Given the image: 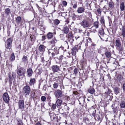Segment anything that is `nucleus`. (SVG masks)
Masks as SVG:
<instances>
[{
	"label": "nucleus",
	"mask_w": 125,
	"mask_h": 125,
	"mask_svg": "<svg viewBox=\"0 0 125 125\" xmlns=\"http://www.w3.org/2000/svg\"><path fill=\"white\" fill-rule=\"evenodd\" d=\"M53 87L55 88H57L58 87V84L57 83L55 82L53 84Z\"/></svg>",
	"instance_id": "nucleus-41"
},
{
	"label": "nucleus",
	"mask_w": 125,
	"mask_h": 125,
	"mask_svg": "<svg viewBox=\"0 0 125 125\" xmlns=\"http://www.w3.org/2000/svg\"><path fill=\"white\" fill-rule=\"evenodd\" d=\"M26 72V70L23 67H21L19 68L18 66L17 67V73L19 76H24Z\"/></svg>",
	"instance_id": "nucleus-2"
},
{
	"label": "nucleus",
	"mask_w": 125,
	"mask_h": 125,
	"mask_svg": "<svg viewBox=\"0 0 125 125\" xmlns=\"http://www.w3.org/2000/svg\"><path fill=\"white\" fill-rule=\"evenodd\" d=\"M35 125H41V124L40 123L38 122Z\"/></svg>",
	"instance_id": "nucleus-64"
},
{
	"label": "nucleus",
	"mask_w": 125,
	"mask_h": 125,
	"mask_svg": "<svg viewBox=\"0 0 125 125\" xmlns=\"http://www.w3.org/2000/svg\"><path fill=\"white\" fill-rule=\"evenodd\" d=\"M4 12L7 16L9 15L11 13V10L9 8H7L5 10Z\"/></svg>",
	"instance_id": "nucleus-17"
},
{
	"label": "nucleus",
	"mask_w": 125,
	"mask_h": 125,
	"mask_svg": "<svg viewBox=\"0 0 125 125\" xmlns=\"http://www.w3.org/2000/svg\"><path fill=\"white\" fill-rule=\"evenodd\" d=\"M78 101L79 102L83 103V105L85 101L84 98L83 97H80Z\"/></svg>",
	"instance_id": "nucleus-30"
},
{
	"label": "nucleus",
	"mask_w": 125,
	"mask_h": 125,
	"mask_svg": "<svg viewBox=\"0 0 125 125\" xmlns=\"http://www.w3.org/2000/svg\"><path fill=\"white\" fill-rule=\"evenodd\" d=\"M51 68L53 73L57 72L60 70L59 66L57 65H53Z\"/></svg>",
	"instance_id": "nucleus-8"
},
{
	"label": "nucleus",
	"mask_w": 125,
	"mask_h": 125,
	"mask_svg": "<svg viewBox=\"0 0 125 125\" xmlns=\"http://www.w3.org/2000/svg\"><path fill=\"white\" fill-rule=\"evenodd\" d=\"M62 31L64 33H67L69 31V28L67 26H65L63 27Z\"/></svg>",
	"instance_id": "nucleus-20"
},
{
	"label": "nucleus",
	"mask_w": 125,
	"mask_h": 125,
	"mask_svg": "<svg viewBox=\"0 0 125 125\" xmlns=\"http://www.w3.org/2000/svg\"><path fill=\"white\" fill-rule=\"evenodd\" d=\"M95 119L97 118L98 120H100V117L99 116L98 114H96L95 117H94Z\"/></svg>",
	"instance_id": "nucleus-44"
},
{
	"label": "nucleus",
	"mask_w": 125,
	"mask_h": 125,
	"mask_svg": "<svg viewBox=\"0 0 125 125\" xmlns=\"http://www.w3.org/2000/svg\"><path fill=\"white\" fill-rule=\"evenodd\" d=\"M64 104V107L65 109H66V110H69V108L66 105V103H65Z\"/></svg>",
	"instance_id": "nucleus-49"
},
{
	"label": "nucleus",
	"mask_w": 125,
	"mask_h": 125,
	"mask_svg": "<svg viewBox=\"0 0 125 125\" xmlns=\"http://www.w3.org/2000/svg\"><path fill=\"white\" fill-rule=\"evenodd\" d=\"M106 89H107L108 91L105 92V93L106 94H109L110 93V90L109 89H108V88Z\"/></svg>",
	"instance_id": "nucleus-52"
},
{
	"label": "nucleus",
	"mask_w": 125,
	"mask_h": 125,
	"mask_svg": "<svg viewBox=\"0 0 125 125\" xmlns=\"http://www.w3.org/2000/svg\"><path fill=\"white\" fill-rule=\"evenodd\" d=\"M19 108V109L23 110L24 108V101L23 100H20L18 103Z\"/></svg>",
	"instance_id": "nucleus-7"
},
{
	"label": "nucleus",
	"mask_w": 125,
	"mask_h": 125,
	"mask_svg": "<svg viewBox=\"0 0 125 125\" xmlns=\"http://www.w3.org/2000/svg\"><path fill=\"white\" fill-rule=\"evenodd\" d=\"M11 39L9 38L8 39L7 41L5 43V46L6 49L10 51L11 45Z\"/></svg>",
	"instance_id": "nucleus-5"
},
{
	"label": "nucleus",
	"mask_w": 125,
	"mask_h": 125,
	"mask_svg": "<svg viewBox=\"0 0 125 125\" xmlns=\"http://www.w3.org/2000/svg\"><path fill=\"white\" fill-rule=\"evenodd\" d=\"M18 125H23L22 121L20 120H18Z\"/></svg>",
	"instance_id": "nucleus-46"
},
{
	"label": "nucleus",
	"mask_w": 125,
	"mask_h": 125,
	"mask_svg": "<svg viewBox=\"0 0 125 125\" xmlns=\"http://www.w3.org/2000/svg\"><path fill=\"white\" fill-rule=\"evenodd\" d=\"M62 62H66V58L65 57V59H63L62 61Z\"/></svg>",
	"instance_id": "nucleus-62"
},
{
	"label": "nucleus",
	"mask_w": 125,
	"mask_h": 125,
	"mask_svg": "<svg viewBox=\"0 0 125 125\" xmlns=\"http://www.w3.org/2000/svg\"><path fill=\"white\" fill-rule=\"evenodd\" d=\"M72 5H73V8L74 9L76 8L77 7V3H74V4H72Z\"/></svg>",
	"instance_id": "nucleus-51"
},
{
	"label": "nucleus",
	"mask_w": 125,
	"mask_h": 125,
	"mask_svg": "<svg viewBox=\"0 0 125 125\" xmlns=\"http://www.w3.org/2000/svg\"><path fill=\"white\" fill-rule=\"evenodd\" d=\"M49 115L50 116L51 118L52 119L54 116H56L53 113H52L49 114Z\"/></svg>",
	"instance_id": "nucleus-42"
},
{
	"label": "nucleus",
	"mask_w": 125,
	"mask_h": 125,
	"mask_svg": "<svg viewBox=\"0 0 125 125\" xmlns=\"http://www.w3.org/2000/svg\"><path fill=\"white\" fill-rule=\"evenodd\" d=\"M41 100L43 102H44L46 100V97L44 96H42L41 97Z\"/></svg>",
	"instance_id": "nucleus-45"
},
{
	"label": "nucleus",
	"mask_w": 125,
	"mask_h": 125,
	"mask_svg": "<svg viewBox=\"0 0 125 125\" xmlns=\"http://www.w3.org/2000/svg\"><path fill=\"white\" fill-rule=\"evenodd\" d=\"M122 41L124 42V44L125 45V36L123 37Z\"/></svg>",
	"instance_id": "nucleus-59"
},
{
	"label": "nucleus",
	"mask_w": 125,
	"mask_h": 125,
	"mask_svg": "<svg viewBox=\"0 0 125 125\" xmlns=\"http://www.w3.org/2000/svg\"><path fill=\"white\" fill-rule=\"evenodd\" d=\"M123 37L125 36V28L124 27L122 28L121 35H120Z\"/></svg>",
	"instance_id": "nucleus-26"
},
{
	"label": "nucleus",
	"mask_w": 125,
	"mask_h": 125,
	"mask_svg": "<svg viewBox=\"0 0 125 125\" xmlns=\"http://www.w3.org/2000/svg\"><path fill=\"white\" fill-rule=\"evenodd\" d=\"M121 107L122 108H124L125 107V102L124 101H122L120 104Z\"/></svg>",
	"instance_id": "nucleus-29"
},
{
	"label": "nucleus",
	"mask_w": 125,
	"mask_h": 125,
	"mask_svg": "<svg viewBox=\"0 0 125 125\" xmlns=\"http://www.w3.org/2000/svg\"><path fill=\"white\" fill-rule=\"evenodd\" d=\"M123 50V49L122 48L120 47H119L118 50L119 52H121Z\"/></svg>",
	"instance_id": "nucleus-60"
},
{
	"label": "nucleus",
	"mask_w": 125,
	"mask_h": 125,
	"mask_svg": "<svg viewBox=\"0 0 125 125\" xmlns=\"http://www.w3.org/2000/svg\"><path fill=\"white\" fill-rule=\"evenodd\" d=\"M62 101L60 99H58L56 102V104L57 107L60 106L62 103Z\"/></svg>",
	"instance_id": "nucleus-14"
},
{
	"label": "nucleus",
	"mask_w": 125,
	"mask_h": 125,
	"mask_svg": "<svg viewBox=\"0 0 125 125\" xmlns=\"http://www.w3.org/2000/svg\"><path fill=\"white\" fill-rule=\"evenodd\" d=\"M68 40L70 43H72L74 41V39H73V36L71 33H69L68 35Z\"/></svg>",
	"instance_id": "nucleus-11"
},
{
	"label": "nucleus",
	"mask_w": 125,
	"mask_h": 125,
	"mask_svg": "<svg viewBox=\"0 0 125 125\" xmlns=\"http://www.w3.org/2000/svg\"><path fill=\"white\" fill-rule=\"evenodd\" d=\"M21 44H19L18 46L17 47V48L18 50H20L21 48Z\"/></svg>",
	"instance_id": "nucleus-61"
},
{
	"label": "nucleus",
	"mask_w": 125,
	"mask_h": 125,
	"mask_svg": "<svg viewBox=\"0 0 125 125\" xmlns=\"http://www.w3.org/2000/svg\"><path fill=\"white\" fill-rule=\"evenodd\" d=\"M44 46L42 45H41L39 47V50L41 52H42L44 51Z\"/></svg>",
	"instance_id": "nucleus-22"
},
{
	"label": "nucleus",
	"mask_w": 125,
	"mask_h": 125,
	"mask_svg": "<svg viewBox=\"0 0 125 125\" xmlns=\"http://www.w3.org/2000/svg\"><path fill=\"white\" fill-rule=\"evenodd\" d=\"M88 16L90 17H91L92 15L91 12L90 11L88 12Z\"/></svg>",
	"instance_id": "nucleus-57"
},
{
	"label": "nucleus",
	"mask_w": 125,
	"mask_h": 125,
	"mask_svg": "<svg viewBox=\"0 0 125 125\" xmlns=\"http://www.w3.org/2000/svg\"><path fill=\"white\" fill-rule=\"evenodd\" d=\"M36 83V80L34 78H31L30 80L29 85L30 86L33 85Z\"/></svg>",
	"instance_id": "nucleus-16"
},
{
	"label": "nucleus",
	"mask_w": 125,
	"mask_h": 125,
	"mask_svg": "<svg viewBox=\"0 0 125 125\" xmlns=\"http://www.w3.org/2000/svg\"><path fill=\"white\" fill-rule=\"evenodd\" d=\"M100 21L101 23L104 24V17H101Z\"/></svg>",
	"instance_id": "nucleus-38"
},
{
	"label": "nucleus",
	"mask_w": 125,
	"mask_h": 125,
	"mask_svg": "<svg viewBox=\"0 0 125 125\" xmlns=\"http://www.w3.org/2000/svg\"><path fill=\"white\" fill-rule=\"evenodd\" d=\"M85 9L83 7H79L77 9V12L79 13H81L84 12Z\"/></svg>",
	"instance_id": "nucleus-15"
},
{
	"label": "nucleus",
	"mask_w": 125,
	"mask_h": 125,
	"mask_svg": "<svg viewBox=\"0 0 125 125\" xmlns=\"http://www.w3.org/2000/svg\"><path fill=\"white\" fill-rule=\"evenodd\" d=\"M77 50V48L76 47H74L72 49V54L73 56L74 57V58H75L76 57V51Z\"/></svg>",
	"instance_id": "nucleus-13"
},
{
	"label": "nucleus",
	"mask_w": 125,
	"mask_h": 125,
	"mask_svg": "<svg viewBox=\"0 0 125 125\" xmlns=\"http://www.w3.org/2000/svg\"><path fill=\"white\" fill-rule=\"evenodd\" d=\"M48 52L50 53L51 52H53L57 55L59 53V52L56 47L54 48V49H49L48 50Z\"/></svg>",
	"instance_id": "nucleus-10"
},
{
	"label": "nucleus",
	"mask_w": 125,
	"mask_h": 125,
	"mask_svg": "<svg viewBox=\"0 0 125 125\" xmlns=\"http://www.w3.org/2000/svg\"><path fill=\"white\" fill-rule=\"evenodd\" d=\"M109 9H112L114 8V3L111 1L109 3Z\"/></svg>",
	"instance_id": "nucleus-18"
},
{
	"label": "nucleus",
	"mask_w": 125,
	"mask_h": 125,
	"mask_svg": "<svg viewBox=\"0 0 125 125\" xmlns=\"http://www.w3.org/2000/svg\"><path fill=\"white\" fill-rule=\"evenodd\" d=\"M3 98L5 102L8 103L9 101V96L8 93H4L3 95Z\"/></svg>",
	"instance_id": "nucleus-9"
},
{
	"label": "nucleus",
	"mask_w": 125,
	"mask_h": 125,
	"mask_svg": "<svg viewBox=\"0 0 125 125\" xmlns=\"http://www.w3.org/2000/svg\"><path fill=\"white\" fill-rule=\"evenodd\" d=\"M10 59L11 61H13L15 60V57L14 53H12L11 55Z\"/></svg>",
	"instance_id": "nucleus-36"
},
{
	"label": "nucleus",
	"mask_w": 125,
	"mask_h": 125,
	"mask_svg": "<svg viewBox=\"0 0 125 125\" xmlns=\"http://www.w3.org/2000/svg\"><path fill=\"white\" fill-rule=\"evenodd\" d=\"M115 104H112L111 107L113 109V111L114 113H115L117 110V107L115 106Z\"/></svg>",
	"instance_id": "nucleus-21"
},
{
	"label": "nucleus",
	"mask_w": 125,
	"mask_h": 125,
	"mask_svg": "<svg viewBox=\"0 0 125 125\" xmlns=\"http://www.w3.org/2000/svg\"><path fill=\"white\" fill-rule=\"evenodd\" d=\"M45 36H42V41H43L44 40H45Z\"/></svg>",
	"instance_id": "nucleus-63"
},
{
	"label": "nucleus",
	"mask_w": 125,
	"mask_h": 125,
	"mask_svg": "<svg viewBox=\"0 0 125 125\" xmlns=\"http://www.w3.org/2000/svg\"><path fill=\"white\" fill-rule=\"evenodd\" d=\"M33 73V72L32 69L31 68H28L27 71V76L28 77L31 76Z\"/></svg>",
	"instance_id": "nucleus-12"
},
{
	"label": "nucleus",
	"mask_w": 125,
	"mask_h": 125,
	"mask_svg": "<svg viewBox=\"0 0 125 125\" xmlns=\"http://www.w3.org/2000/svg\"><path fill=\"white\" fill-rule=\"evenodd\" d=\"M97 12L99 14H101V9L100 8L98 9L97 10Z\"/></svg>",
	"instance_id": "nucleus-53"
},
{
	"label": "nucleus",
	"mask_w": 125,
	"mask_h": 125,
	"mask_svg": "<svg viewBox=\"0 0 125 125\" xmlns=\"http://www.w3.org/2000/svg\"><path fill=\"white\" fill-rule=\"evenodd\" d=\"M78 68H75L73 70V73L75 75L77 74L78 73Z\"/></svg>",
	"instance_id": "nucleus-40"
},
{
	"label": "nucleus",
	"mask_w": 125,
	"mask_h": 125,
	"mask_svg": "<svg viewBox=\"0 0 125 125\" xmlns=\"http://www.w3.org/2000/svg\"><path fill=\"white\" fill-rule=\"evenodd\" d=\"M42 69H38L39 72L38 73L39 74H41L42 73Z\"/></svg>",
	"instance_id": "nucleus-55"
},
{
	"label": "nucleus",
	"mask_w": 125,
	"mask_h": 125,
	"mask_svg": "<svg viewBox=\"0 0 125 125\" xmlns=\"http://www.w3.org/2000/svg\"><path fill=\"white\" fill-rule=\"evenodd\" d=\"M23 93L25 94V97L29 95L31 92V89L30 87L27 85L24 87L22 89Z\"/></svg>",
	"instance_id": "nucleus-1"
},
{
	"label": "nucleus",
	"mask_w": 125,
	"mask_h": 125,
	"mask_svg": "<svg viewBox=\"0 0 125 125\" xmlns=\"http://www.w3.org/2000/svg\"><path fill=\"white\" fill-rule=\"evenodd\" d=\"M81 24L83 28H88L90 26L89 22L87 19L83 20L81 23Z\"/></svg>",
	"instance_id": "nucleus-4"
},
{
	"label": "nucleus",
	"mask_w": 125,
	"mask_h": 125,
	"mask_svg": "<svg viewBox=\"0 0 125 125\" xmlns=\"http://www.w3.org/2000/svg\"><path fill=\"white\" fill-rule=\"evenodd\" d=\"M22 61L23 62L26 63L28 62L27 57V56H24L22 58Z\"/></svg>",
	"instance_id": "nucleus-25"
},
{
	"label": "nucleus",
	"mask_w": 125,
	"mask_h": 125,
	"mask_svg": "<svg viewBox=\"0 0 125 125\" xmlns=\"http://www.w3.org/2000/svg\"><path fill=\"white\" fill-rule=\"evenodd\" d=\"M60 22V21L58 19L55 20L54 21V23L56 25L58 24Z\"/></svg>",
	"instance_id": "nucleus-43"
},
{
	"label": "nucleus",
	"mask_w": 125,
	"mask_h": 125,
	"mask_svg": "<svg viewBox=\"0 0 125 125\" xmlns=\"http://www.w3.org/2000/svg\"><path fill=\"white\" fill-rule=\"evenodd\" d=\"M115 44L118 47H120L121 45V43L120 40H117L116 41Z\"/></svg>",
	"instance_id": "nucleus-24"
},
{
	"label": "nucleus",
	"mask_w": 125,
	"mask_h": 125,
	"mask_svg": "<svg viewBox=\"0 0 125 125\" xmlns=\"http://www.w3.org/2000/svg\"><path fill=\"white\" fill-rule=\"evenodd\" d=\"M56 41V40L55 39H54L52 40L50 42L51 43V44H53Z\"/></svg>",
	"instance_id": "nucleus-50"
},
{
	"label": "nucleus",
	"mask_w": 125,
	"mask_h": 125,
	"mask_svg": "<svg viewBox=\"0 0 125 125\" xmlns=\"http://www.w3.org/2000/svg\"><path fill=\"white\" fill-rule=\"evenodd\" d=\"M63 92L58 89L55 91L54 94L56 98L58 99L62 97L63 96V94H62V93Z\"/></svg>",
	"instance_id": "nucleus-3"
},
{
	"label": "nucleus",
	"mask_w": 125,
	"mask_h": 125,
	"mask_svg": "<svg viewBox=\"0 0 125 125\" xmlns=\"http://www.w3.org/2000/svg\"><path fill=\"white\" fill-rule=\"evenodd\" d=\"M116 78L119 81H121L122 79L123 78V77L121 76V75L119 74L118 75Z\"/></svg>",
	"instance_id": "nucleus-39"
},
{
	"label": "nucleus",
	"mask_w": 125,
	"mask_h": 125,
	"mask_svg": "<svg viewBox=\"0 0 125 125\" xmlns=\"http://www.w3.org/2000/svg\"><path fill=\"white\" fill-rule=\"evenodd\" d=\"M88 92L91 94H93L95 92V91L93 88H89L88 90Z\"/></svg>",
	"instance_id": "nucleus-28"
},
{
	"label": "nucleus",
	"mask_w": 125,
	"mask_h": 125,
	"mask_svg": "<svg viewBox=\"0 0 125 125\" xmlns=\"http://www.w3.org/2000/svg\"><path fill=\"white\" fill-rule=\"evenodd\" d=\"M105 54L107 58L110 57L111 56V54L110 53V52L108 51L105 52Z\"/></svg>",
	"instance_id": "nucleus-35"
},
{
	"label": "nucleus",
	"mask_w": 125,
	"mask_h": 125,
	"mask_svg": "<svg viewBox=\"0 0 125 125\" xmlns=\"http://www.w3.org/2000/svg\"><path fill=\"white\" fill-rule=\"evenodd\" d=\"M62 4L64 6H66L67 5V3L66 1H63L62 2Z\"/></svg>",
	"instance_id": "nucleus-48"
},
{
	"label": "nucleus",
	"mask_w": 125,
	"mask_h": 125,
	"mask_svg": "<svg viewBox=\"0 0 125 125\" xmlns=\"http://www.w3.org/2000/svg\"><path fill=\"white\" fill-rule=\"evenodd\" d=\"M16 77V73L14 72H12L11 75H9L8 78L9 79V82L10 83H12L13 80H15Z\"/></svg>",
	"instance_id": "nucleus-6"
},
{
	"label": "nucleus",
	"mask_w": 125,
	"mask_h": 125,
	"mask_svg": "<svg viewBox=\"0 0 125 125\" xmlns=\"http://www.w3.org/2000/svg\"><path fill=\"white\" fill-rule=\"evenodd\" d=\"M99 35L100 37V38L101 39H102L100 36L99 35V34H100L101 35H103L104 34V31L103 30V29H101L99 31Z\"/></svg>",
	"instance_id": "nucleus-31"
},
{
	"label": "nucleus",
	"mask_w": 125,
	"mask_h": 125,
	"mask_svg": "<svg viewBox=\"0 0 125 125\" xmlns=\"http://www.w3.org/2000/svg\"><path fill=\"white\" fill-rule=\"evenodd\" d=\"M115 93L116 94H117L119 93L120 89L117 87H116L114 89Z\"/></svg>",
	"instance_id": "nucleus-27"
},
{
	"label": "nucleus",
	"mask_w": 125,
	"mask_h": 125,
	"mask_svg": "<svg viewBox=\"0 0 125 125\" xmlns=\"http://www.w3.org/2000/svg\"><path fill=\"white\" fill-rule=\"evenodd\" d=\"M21 20V17L19 16L17 17L16 20V22L18 24H19Z\"/></svg>",
	"instance_id": "nucleus-23"
},
{
	"label": "nucleus",
	"mask_w": 125,
	"mask_h": 125,
	"mask_svg": "<svg viewBox=\"0 0 125 125\" xmlns=\"http://www.w3.org/2000/svg\"><path fill=\"white\" fill-rule=\"evenodd\" d=\"M83 122L85 123L86 124H88L89 123V119L88 118L86 117H84L83 119Z\"/></svg>",
	"instance_id": "nucleus-37"
},
{
	"label": "nucleus",
	"mask_w": 125,
	"mask_h": 125,
	"mask_svg": "<svg viewBox=\"0 0 125 125\" xmlns=\"http://www.w3.org/2000/svg\"><path fill=\"white\" fill-rule=\"evenodd\" d=\"M120 9L121 10L123 11L124 10L125 7L124 3L123 2H122L120 5Z\"/></svg>",
	"instance_id": "nucleus-32"
},
{
	"label": "nucleus",
	"mask_w": 125,
	"mask_h": 125,
	"mask_svg": "<svg viewBox=\"0 0 125 125\" xmlns=\"http://www.w3.org/2000/svg\"><path fill=\"white\" fill-rule=\"evenodd\" d=\"M94 27L96 28H98L99 25V22L98 21L95 22L94 23Z\"/></svg>",
	"instance_id": "nucleus-34"
},
{
	"label": "nucleus",
	"mask_w": 125,
	"mask_h": 125,
	"mask_svg": "<svg viewBox=\"0 0 125 125\" xmlns=\"http://www.w3.org/2000/svg\"><path fill=\"white\" fill-rule=\"evenodd\" d=\"M53 36V33L49 32L47 33L46 37L48 39H50L52 38Z\"/></svg>",
	"instance_id": "nucleus-19"
},
{
	"label": "nucleus",
	"mask_w": 125,
	"mask_h": 125,
	"mask_svg": "<svg viewBox=\"0 0 125 125\" xmlns=\"http://www.w3.org/2000/svg\"><path fill=\"white\" fill-rule=\"evenodd\" d=\"M92 111H93L92 115L94 117H95V115H96V110L92 108L90 109Z\"/></svg>",
	"instance_id": "nucleus-33"
},
{
	"label": "nucleus",
	"mask_w": 125,
	"mask_h": 125,
	"mask_svg": "<svg viewBox=\"0 0 125 125\" xmlns=\"http://www.w3.org/2000/svg\"><path fill=\"white\" fill-rule=\"evenodd\" d=\"M56 104H53L52 105V108L53 109H55L56 108Z\"/></svg>",
	"instance_id": "nucleus-54"
},
{
	"label": "nucleus",
	"mask_w": 125,
	"mask_h": 125,
	"mask_svg": "<svg viewBox=\"0 0 125 125\" xmlns=\"http://www.w3.org/2000/svg\"><path fill=\"white\" fill-rule=\"evenodd\" d=\"M63 59H65V57H63L62 55H61L60 56L59 60L60 61H62Z\"/></svg>",
	"instance_id": "nucleus-47"
},
{
	"label": "nucleus",
	"mask_w": 125,
	"mask_h": 125,
	"mask_svg": "<svg viewBox=\"0 0 125 125\" xmlns=\"http://www.w3.org/2000/svg\"><path fill=\"white\" fill-rule=\"evenodd\" d=\"M51 54L52 55V56L53 57L55 56V55H56V54L54 53H53V52H51Z\"/></svg>",
	"instance_id": "nucleus-58"
},
{
	"label": "nucleus",
	"mask_w": 125,
	"mask_h": 125,
	"mask_svg": "<svg viewBox=\"0 0 125 125\" xmlns=\"http://www.w3.org/2000/svg\"><path fill=\"white\" fill-rule=\"evenodd\" d=\"M123 90L125 91V82L123 84Z\"/></svg>",
	"instance_id": "nucleus-56"
}]
</instances>
